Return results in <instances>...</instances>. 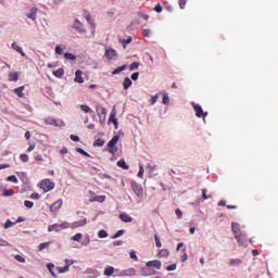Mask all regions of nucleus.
Wrapping results in <instances>:
<instances>
[{
	"instance_id": "nucleus-1",
	"label": "nucleus",
	"mask_w": 278,
	"mask_h": 278,
	"mask_svg": "<svg viewBox=\"0 0 278 278\" xmlns=\"http://www.w3.org/2000/svg\"><path fill=\"white\" fill-rule=\"evenodd\" d=\"M191 105L193 108V111L195 112L197 118H203V122H205V118L208 113L204 112L200 104H195L194 102H192Z\"/></svg>"
},
{
	"instance_id": "nucleus-2",
	"label": "nucleus",
	"mask_w": 278,
	"mask_h": 278,
	"mask_svg": "<svg viewBox=\"0 0 278 278\" xmlns=\"http://www.w3.org/2000/svg\"><path fill=\"white\" fill-rule=\"evenodd\" d=\"M54 187H55V184L51 181V179L49 178H46L40 182V189L43 190L45 192H50L51 190L54 189Z\"/></svg>"
},
{
	"instance_id": "nucleus-3",
	"label": "nucleus",
	"mask_w": 278,
	"mask_h": 278,
	"mask_svg": "<svg viewBox=\"0 0 278 278\" xmlns=\"http://www.w3.org/2000/svg\"><path fill=\"white\" fill-rule=\"evenodd\" d=\"M119 141V136H114L112 140L108 143V151L110 154L115 155L117 152V142Z\"/></svg>"
},
{
	"instance_id": "nucleus-4",
	"label": "nucleus",
	"mask_w": 278,
	"mask_h": 278,
	"mask_svg": "<svg viewBox=\"0 0 278 278\" xmlns=\"http://www.w3.org/2000/svg\"><path fill=\"white\" fill-rule=\"evenodd\" d=\"M96 112L100 118L101 124H103L106 121V110L102 105L98 104L96 106Z\"/></svg>"
},
{
	"instance_id": "nucleus-5",
	"label": "nucleus",
	"mask_w": 278,
	"mask_h": 278,
	"mask_svg": "<svg viewBox=\"0 0 278 278\" xmlns=\"http://www.w3.org/2000/svg\"><path fill=\"white\" fill-rule=\"evenodd\" d=\"M236 241L240 247H248V237L247 233L240 232L239 235L235 236Z\"/></svg>"
},
{
	"instance_id": "nucleus-6",
	"label": "nucleus",
	"mask_w": 278,
	"mask_h": 278,
	"mask_svg": "<svg viewBox=\"0 0 278 278\" xmlns=\"http://www.w3.org/2000/svg\"><path fill=\"white\" fill-rule=\"evenodd\" d=\"M131 189L134 190V192L136 193V195L138 198H142V195H143V188L141 187V185H139L136 181H134V182H131Z\"/></svg>"
},
{
	"instance_id": "nucleus-7",
	"label": "nucleus",
	"mask_w": 278,
	"mask_h": 278,
	"mask_svg": "<svg viewBox=\"0 0 278 278\" xmlns=\"http://www.w3.org/2000/svg\"><path fill=\"white\" fill-rule=\"evenodd\" d=\"M86 225H87V218L85 217L83 219L71 223V229H76L79 227H84Z\"/></svg>"
},
{
	"instance_id": "nucleus-8",
	"label": "nucleus",
	"mask_w": 278,
	"mask_h": 278,
	"mask_svg": "<svg viewBox=\"0 0 278 278\" xmlns=\"http://www.w3.org/2000/svg\"><path fill=\"white\" fill-rule=\"evenodd\" d=\"M136 275V269L134 268H129V269H125V270H122L117 277H132Z\"/></svg>"
},
{
	"instance_id": "nucleus-9",
	"label": "nucleus",
	"mask_w": 278,
	"mask_h": 278,
	"mask_svg": "<svg viewBox=\"0 0 278 278\" xmlns=\"http://www.w3.org/2000/svg\"><path fill=\"white\" fill-rule=\"evenodd\" d=\"M231 230H232L233 237L238 236L239 233H242L240 224L236 222L231 223Z\"/></svg>"
},
{
	"instance_id": "nucleus-10",
	"label": "nucleus",
	"mask_w": 278,
	"mask_h": 278,
	"mask_svg": "<svg viewBox=\"0 0 278 278\" xmlns=\"http://www.w3.org/2000/svg\"><path fill=\"white\" fill-rule=\"evenodd\" d=\"M147 267H149V268L153 267V268L160 270L162 267V263L160 261H148Z\"/></svg>"
},
{
	"instance_id": "nucleus-11",
	"label": "nucleus",
	"mask_w": 278,
	"mask_h": 278,
	"mask_svg": "<svg viewBox=\"0 0 278 278\" xmlns=\"http://www.w3.org/2000/svg\"><path fill=\"white\" fill-rule=\"evenodd\" d=\"M109 124H114L115 128L117 129L118 122H117V118H116V111L115 110H113L110 114Z\"/></svg>"
},
{
	"instance_id": "nucleus-12",
	"label": "nucleus",
	"mask_w": 278,
	"mask_h": 278,
	"mask_svg": "<svg viewBox=\"0 0 278 278\" xmlns=\"http://www.w3.org/2000/svg\"><path fill=\"white\" fill-rule=\"evenodd\" d=\"M62 204H63V202H62L61 199L58 200V201H55V202L50 206V212L56 213V212L62 207Z\"/></svg>"
},
{
	"instance_id": "nucleus-13",
	"label": "nucleus",
	"mask_w": 278,
	"mask_h": 278,
	"mask_svg": "<svg viewBox=\"0 0 278 278\" xmlns=\"http://www.w3.org/2000/svg\"><path fill=\"white\" fill-rule=\"evenodd\" d=\"M242 264H243V261H241V258H230L229 261V266L231 267H239Z\"/></svg>"
},
{
	"instance_id": "nucleus-14",
	"label": "nucleus",
	"mask_w": 278,
	"mask_h": 278,
	"mask_svg": "<svg viewBox=\"0 0 278 278\" xmlns=\"http://www.w3.org/2000/svg\"><path fill=\"white\" fill-rule=\"evenodd\" d=\"M142 273H143V276H146V277L156 274L155 270H152L151 267H148V266L142 269Z\"/></svg>"
},
{
	"instance_id": "nucleus-15",
	"label": "nucleus",
	"mask_w": 278,
	"mask_h": 278,
	"mask_svg": "<svg viewBox=\"0 0 278 278\" xmlns=\"http://www.w3.org/2000/svg\"><path fill=\"white\" fill-rule=\"evenodd\" d=\"M48 231L49 232H52V231L59 232V231H61L60 224L55 223V224L49 225L48 226Z\"/></svg>"
},
{
	"instance_id": "nucleus-16",
	"label": "nucleus",
	"mask_w": 278,
	"mask_h": 278,
	"mask_svg": "<svg viewBox=\"0 0 278 278\" xmlns=\"http://www.w3.org/2000/svg\"><path fill=\"white\" fill-rule=\"evenodd\" d=\"M105 56L109 60H112L113 58L117 56V53H116V51L114 49H110V50L105 51Z\"/></svg>"
},
{
	"instance_id": "nucleus-17",
	"label": "nucleus",
	"mask_w": 278,
	"mask_h": 278,
	"mask_svg": "<svg viewBox=\"0 0 278 278\" xmlns=\"http://www.w3.org/2000/svg\"><path fill=\"white\" fill-rule=\"evenodd\" d=\"M119 217H121L122 222H124V223H131L132 222V217L129 216L127 213H122L119 215Z\"/></svg>"
},
{
	"instance_id": "nucleus-18",
	"label": "nucleus",
	"mask_w": 278,
	"mask_h": 278,
	"mask_svg": "<svg viewBox=\"0 0 278 278\" xmlns=\"http://www.w3.org/2000/svg\"><path fill=\"white\" fill-rule=\"evenodd\" d=\"M83 72L81 71H76L75 73V81L76 83H79V84H83L84 83V78H83Z\"/></svg>"
},
{
	"instance_id": "nucleus-19",
	"label": "nucleus",
	"mask_w": 278,
	"mask_h": 278,
	"mask_svg": "<svg viewBox=\"0 0 278 278\" xmlns=\"http://www.w3.org/2000/svg\"><path fill=\"white\" fill-rule=\"evenodd\" d=\"M105 200H106L105 195H96L94 198L90 199V202L103 203Z\"/></svg>"
},
{
	"instance_id": "nucleus-20",
	"label": "nucleus",
	"mask_w": 278,
	"mask_h": 278,
	"mask_svg": "<svg viewBox=\"0 0 278 278\" xmlns=\"http://www.w3.org/2000/svg\"><path fill=\"white\" fill-rule=\"evenodd\" d=\"M12 48L17 51L22 56H25V51L16 42L12 43Z\"/></svg>"
},
{
	"instance_id": "nucleus-21",
	"label": "nucleus",
	"mask_w": 278,
	"mask_h": 278,
	"mask_svg": "<svg viewBox=\"0 0 278 278\" xmlns=\"http://www.w3.org/2000/svg\"><path fill=\"white\" fill-rule=\"evenodd\" d=\"M23 90H25V87H18L14 89L15 94H17V97H20L21 99H23V97H25V93H23Z\"/></svg>"
},
{
	"instance_id": "nucleus-22",
	"label": "nucleus",
	"mask_w": 278,
	"mask_h": 278,
	"mask_svg": "<svg viewBox=\"0 0 278 278\" xmlns=\"http://www.w3.org/2000/svg\"><path fill=\"white\" fill-rule=\"evenodd\" d=\"M37 13H38V9L33 8V9L30 10V13L27 14V17L30 18V20H33V21H36V14H37Z\"/></svg>"
},
{
	"instance_id": "nucleus-23",
	"label": "nucleus",
	"mask_w": 278,
	"mask_h": 278,
	"mask_svg": "<svg viewBox=\"0 0 278 278\" xmlns=\"http://www.w3.org/2000/svg\"><path fill=\"white\" fill-rule=\"evenodd\" d=\"M118 167L123 168L124 170H128L129 169V165L125 162V160H119L117 162Z\"/></svg>"
},
{
	"instance_id": "nucleus-24",
	"label": "nucleus",
	"mask_w": 278,
	"mask_h": 278,
	"mask_svg": "<svg viewBox=\"0 0 278 278\" xmlns=\"http://www.w3.org/2000/svg\"><path fill=\"white\" fill-rule=\"evenodd\" d=\"M85 18L93 28H96L94 21L92 20L91 15L89 13H87V12L85 13Z\"/></svg>"
},
{
	"instance_id": "nucleus-25",
	"label": "nucleus",
	"mask_w": 278,
	"mask_h": 278,
	"mask_svg": "<svg viewBox=\"0 0 278 278\" xmlns=\"http://www.w3.org/2000/svg\"><path fill=\"white\" fill-rule=\"evenodd\" d=\"M114 271H115L114 267L109 266V267L105 268L104 275H105L106 277H111V276L114 274Z\"/></svg>"
},
{
	"instance_id": "nucleus-26",
	"label": "nucleus",
	"mask_w": 278,
	"mask_h": 278,
	"mask_svg": "<svg viewBox=\"0 0 278 278\" xmlns=\"http://www.w3.org/2000/svg\"><path fill=\"white\" fill-rule=\"evenodd\" d=\"M9 80L10 81H16L18 80V72H13L9 74Z\"/></svg>"
},
{
	"instance_id": "nucleus-27",
	"label": "nucleus",
	"mask_w": 278,
	"mask_h": 278,
	"mask_svg": "<svg viewBox=\"0 0 278 278\" xmlns=\"http://www.w3.org/2000/svg\"><path fill=\"white\" fill-rule=\"evenodd\" d=\"M201 192H202V199H203L204 201L212 199V194H207V189L203 188V189L201 190Z\"/></svg>"
},
{
	"instance_id": "nucleus-28",
	"label": "nucleus",
	"mask_w": 278,
	"mask_h": 278,
	"mask_svg": "<svg viewBox=\"0 0 278 278\" xmlns=\"http://www.w3.org/2000/svg\"><path fill=\"white\" fill-rule=\"evenodd\" d=\"M105 144V141L101 138L97 139L93 143V147L102 148Z\"/></svg>"
},
{
	"instance_id": "nucleus-29",
	"label": "nucleus",
	"mask_w": 278,
	"mask_h": 278,
	"mask_svg": "<svg viewBox=\"0 0 278 278\" xmlns=\"http://www.w3.org/2000/svg\"><path fill=\"white\" fill-rule=\"evenodd\" d=\"M123 85H124V88L127 90L132 85V81H131V79L129 77H126L124 79Z\"/></svg>"
},
{
	"instance_id": "nucleus-30",
	"label": "nucleus",
	"mask_w": 278,
	"mask_h": 278,
	"mask_svg": "<svg viewBox=\"0 0 278 278\" xmlns=\"http://www.w3.org/2000/svg\"><path fill=\"white\" fill-rule=\"evenodd\" d=\"M15 191L13 189H5L2 193L3 197H13Z\"/></svg>"
},
{
	"instance_id": "nucleus-31",
	"label": "nucleus",
	"mask_w": 278,
	"mask_h": 278,
	"mask_svg": "<svg viewBox=\"0 0 278 278\" xmlns=\"http://www.w3.org/2000/svg\"><path fill=\"white\" fill-rule=\"evenodd\" d=\"M59 226H60V230L68 229V228H71V223L63 222V223L59 224Z\"/></svg>"
},
{
	"instance_id": "nucleus-32",
	"label": "nucleus",
	"mask_w": 278,
	"mask_h": 278,
	"mask_svg": "<svg viewBox=\"0 0 278 278\" xmlns=\"http://www.w3.org/2000/svg\"><path fill=\"white\" fill-rule=\"evenodd\" d=\"M81 238H83V233L81 232H77L76 235H74L72 237V240L75 241V242H80Z\"/></svg>"
},
{
	"instance_id": "nucleus-33",
	"label": "nucleus",
	"mask_w": 278,
	"mask_h": 278,
	"mask_svg": "<svg viewBox=\"0 0 278 278\" xmlns=\"http://www.w3.org/2000/svg\"><path fill=\"white\" fill-rule=\"evenodd\" d=\"M80 110H83L85 114H89L90 112H92V110L86 104H81Z\"/></svg>"
},
{
	"instance_id": "nucleus-34",
	"label": "nucleus",
	"mask_w": 278,
	"mask_h": 278,
	"mask_svg": "<svg viewBox=\"0 0 278 278\" xmlns=\"http://www.w3.org/2000/svg\"><path fill=\"white\" fill-rule=\"evenodd\" d=\"M169 256V251L168 250H161L159 252V257H168Z\"/></svg>"
},
{
	"instance_id": "nucleus-35",
	"label": "nucleus",
	"mask_w": 278,
	"mask_h": 278,
	"mask_svg": "<svg viewBox=\"0 0 278 278\" xmlns=\"http://www.w3.org/2000/svg\"><path fill=\"white\" fill-rule=\"evenodd\" d=\"M98 236H99L100 239H104V238H108L109 233L106 232V230L101 229V230L98 232Z\"/></svg>"
},
{
	"instance_id": "nucleus-36",
	"label": "nucleus",
	"mask_w": 278,
	"mask_h": 278,
	"mask_svg": "<svg viewBox=\"0 0 278 278\" xmlns=\"http://www.w3.org/2000/svg\"><path fill=\"white\" fill-rule=\"evenodd\" d=\"M24 206H25L26 208L31 210V208H34V202H33V201H29V200H25V201H24Z\"/></svg>"
},
{
	"instance_id": "nucleus-37",
	"label": "nucleus",
	"mask_w": 278,
	"mask_h": 278,
	"mask_svg": "<svg viewBox=\"0 0 278 278\" xmlns=\"http://www.w3.org/2000/svg\"><path fill=\"white\" fill-rule=\"evenodd\" d=\"M53 75L55 77H62L64 75V70L63 68H59V70L53 72Z\"/></svg>"
},
{
	"instance_id": "nucleus-38",
	"label": "nucleus",
	"mask_w": 278,
	"mask_h": 278,
	"mask_svg": "<svg viewBox=\"0 0 278 278\" xmlns=\"http://www.w3.org/2000/svg\"><path fill=\"white\" fill-rule=\"evenodd\" d=\"M127 68L126 65H123L121 67H117L116 70L113 71V75H117L119 74L121 72L125 71Z\"/></svg>"
},
{
	"instance_id": "nucleus-39",
	"label": "nucleus",
	"mask_w": 278,
	"mask_h": 278,
	"mask_svg": "<svg viewBox=\"0 0 278 278\" xmlns=\"http://www.w3.org/2000/svg\"><path fill=\"white\" fill-rule=\"evenodd\" d=\"M76 152L86 156V157H89L90 155L88 154V152H86L84 149L81 148H76Z\"/></svg>"
},
{
	"instance_id": "nucleus-40",
	"label": "nucleus",
	"mask_w": 278,
	"mask_h": 278,
	"mask_svg": "<svg viewBox=\"0 0 278 278\" xmlns=\"http://www.w3.org/2000/svg\"><path fill=\"white\" fill-rule=\"evenodd\" d=\"M8 181L18 184V178H16L15 175H11L8 177Z\"/></svg>"
},
{
	"instance_id": "nucleus-41",
	"label": "nucleus",
	"mask_w": 278,
	"mask_h": 278,
	"mask_svg": "<svg viewBox=\"0 0 278 278\" xmlns=\"http://www.w3.org/2000/svg\"><path fill=\"white\" fill-rule=\"evenodd\" d=\"M20 160L23 162V163H28L29 162V156L27 154H21L20 155Z\"/></svg>"
},
{
	"instance_id": "nucleus-42",
	"label": "nucleus",
	"mask_w": 278,
	"mask_h": 278,
	"mask_svg": "<svg viewBox=\"0 0 278 278\" xmlns=\"http://www.w3.org/2000/svg\"><path fill=\"white\" fill-rule=\"evenodd\" d=\"M47 268L49 269V271L53 277H56L55 274L53 273V268H54L53 263H48Z\"/></svg>"
},
{
	"instance_id": "nucleus-43",
	"label": "nucleus",
	"mask_w": 278,
	"mask_h": 278,
	"mask_svg": "<svg viewBox=\"0 0 278 278\" xmlns=\"http://www.w3.org/2000/svg\"><path fill=\"white\" fill-rule=\"evenodd\" d=\"M139 173H138V177L139 178H143V174H144V167L142 164L139 165Z\"/></svg>"
},
{
	"instance_id": "nucleus-44",
	"label": "nucleus",
	"mask_w": 278,
	"mask_h": 278,
	"mask_svg": "<svg viewBox=\"0 0 278 278\" xmlns=\"http://www.w3.org/2000/svg\"><path fill=\"white\" fill-rule=\"evenodd\" d=\"M125 230L121 229L116 233L113 235V239H117L124 235Z\"/></svg>"
},
{
	"instance_id": "nucleus-45",
	"label": "nucleus",
	"mask_w": 278,
	"mask_h": 278,
	"mask_svg": "<svg viewBox=\"0 0 278 278\" xmlns=\"http://www.w3.org/2000/svg\"><path fill=\"white\" fill-rule=\"evenodd\" d=\"M58 270L60 274H64V273L68 271L70 268H68V265H66L65 267H58Z\"/></svg>"
},
{
	"instance_id": "nucleus-46",
	"label": "nucleus",
	"mask_w": 278,
	"mask_h": 278,
	"mask_svg": "<svg viewBox=\"0 0 278 278\" xmlns=\"http://www.w3.org/2000/svg\"><path fill=\"white\" fill-rule=\"evenodd\" d=\"M49 245H50V243H40L39 247H38V250L43 251L45 249H48Z\"/></svg>"
},
{
	"instance_id": "nucleus-47",
	"label": "nucleus",
	"mask_w": 278,
	"mask_h": 278,
	"mask_svg": "<svg viewBox=\"0 0 278 278\" xmlns=\"http://www.w3.org/2000/svg\"><path fill=\"white\" fill-rule=\"evenodd\" d=\"M178 5L180 7V9L185 10L187 5V0H179Z\"/></svg>"
},
{
	"instance_id": "nucleus-48",
	"label": "nucleus",
	"mask_w": 278,
	"mask_h": 278,
	"mask_svg": "<svg viewBox=\"0 0 278 278\" xmlns=\"http://www.w3.org/2000/svg\"><path fill=\"white\" fill-rule=\"evenodd\" d=\"M74 27L77 29V30H79V31H83L81 30V23L79 22V21H75V23H74Z\"/></svg>"
},
{
	"instance_id": "nucleus-49",
	"label": "nucleus",
	"mask_w": 278,
	"mask_h": 278,
	"mask_svg": "<svg viewBox=\"0 0 278 278\" xmlns=\"http://www.w3.org/2000/svg\"><path fill=\"white\" fill-rule=\"evenodd\" d=\"M124 45V48H126V45H129L132 41V37H128L127 39L121 40Z\"/></svg>"
},
{
	"instance_id": "nucleus-50",
	"label": "nucleus",
	"mask_w": 278,
	"mask_h": 278,
	"mask_svg": "<svg viewBox=\"0 0 278 278\" xmlns=\"http://www.w3.org/2000/svg\"><path fill=\"white\" fill-rule=\"evenodd\" d=\"M168 103H169V97H168L167 93H165V94L163 96V104H164V105H168Z\"/></svg>"
},
{
	"instance_id": "nucleus-51",
	"label": "nucleus",
	"mask_w": 278,
	"mask_h": 278,
	"mask_svg": "<svg viewBox=\"0 0 278 278\" xmlns=\"http://www.w3.org/2000/svg\"><path fill=\"white\" fill-rule=\"evenodd\" d=\"M64 58L67 59V60H72V61L76 59V56L72 53H65Z\"/></svg>"
},
{
	"instance_id": "nucleus-52",
	"label": "nucleus",
	"mask_w": 278,
	"mask_h": 278,
	"mask_svg": "<svg viewBox=\"0 0 278 278\" xmlns=\"http://www.w3.org/2000/svg\"><path fill=\"white\" fill-rule=\"evenodd\" d=\"M15 260H16L17 262H20V263H25V258H24V256H21V254H16V255H15Z\"/></svg>"
},
{
	"instance_id": "nucleus-53",
	"label": "nucleus",
	"mask_w": 278,
	"mask_h": 278,
	"mask_svg": "<svg viewBox=\"0 0 278 278\" xmlns=\"http://www.w3.org/2000/svg\"><path fill=\"white\" fill-rule=\"evenodd\" d=\"M138 68H139V63H137V62H134V63L130 65V67H129L130 71H135V70H138Z\"/></svg>"
},
{
	"instance_id": "nucleus-54",
	"label": "nucleus",
	"mask_w": 278,
	"mask_h": 278,
	"mask_svg": "<svg viewBox=\"0 0 278 278\" xmlns=\"http://www.w3.org/2000/svg\"><path fill=\"white\" fill-rule=\"evenodd\" d=\"M30 199L40 200V194L38 192H34V193H31Z\"/></svg>"
},
{
	"instance_id": "nucleus-55",
	"label": "nucleus",
	"mask_w": 278,
	"mask_h": 278,
	"mask_svg": "<svg viewBox=\"0 0 278 278\" xmlns=\"http://www.w3.org/2000/svg\"><path fill=\"white\" fill-rule=\"evenodd\" d=\"M11 243L9 241H4V239H0V247H10Z\"/></svg>"
},
{
	"instance_id": "nucleus-56",
	"label": "nucleus",
	"mask_w": 278,
	"mask_h": 278,
	"mask_svg": "<svg viewBox=\"0 0 278 278\" xmlns=\"http://www.w3.org/2000/svg\"><path fill=\"white\" fill-rule=\"evenodd\" d=\"M157 99H159V94L153 96L150 100L151 105H154V103H156Z\"/></svg>"
},
{
	"instance_id": "nucleus-57",
	"label": "nucleus",
	"mask_w": 278,
	"mask_h": 278,
	"mask_svg": "<svg viewBox=\"0 0 278 278\" xmlns=\"http://www.w3.org/2000/svg\"><path fill=\"white\" fill-rule=\"evenodd\" d=\"M130 257L136 262L138 261L137 252H135V250L130 252Z\"/></svg>"
},
{
	"instance_id": "nucleus-58",
	"label": "nucleus",
	"mask_w": 278,
	"mask_h": 278,
	"mask_svg": "<svg viewBox=\"0 0 278 278\" xmlns=\"http://www.w3.org/2000/svg\"><path fill=\"white\" fill-rule=\"evenodd\" d=\"M147 168L150 169L151 173L155 170V165L152 163H148Z\"/></svg>"
},
{
	"instance_id": "nucleus-59",
	"label": "nucleus",
	"mask_w": 278,
	"mask_h": 278,
	"mask_svg": "<svg viewBox=\"0 0 278 278\" xmlns=\"http://www.w3.org/2000/svg\"><path fill=\"white\" fill-rule=\"evenodd\" d=\"M155 242H156V247L159 249H161L162 248V241L159 239L157 235H155Z\"/></svg>"
},
{
	"instance_id": "nucleus-60",
	"label": "nucleus",
	"mask_w": 278,
	"mask_h": 278,
	"mask_svg": "<svg viewBox=\"0 0 278 278\" xmlns=\"http://www.w3.org/2000/svg\"><path fill=\"white\" fill-rule=\"evenodd\" d=\"M176 268H177L176 264L169 265V266H167V271H174V270H176Z\"/></svg>"
},
{
	"instance_id": "nucleus-61",
	"label": "nucleus",
	"mask_w": 278,
	"mask_h": 278,
	"mask_svg": "<svg viewBox=\"0 0 278 278\" xmlns=\"http://www.w3.org/2000/svg\"><path fill=\"white\" fill-rule=\"evenodd\" d=\"M55 53L56 54H62L63 53V50H62V48L60 46L55 47Z\"/></svg>"
},
{
	"instance_id": "nucleus-62",
	"label": "nucleus",
	"mask_w": 278,
	"mask_h": 278,
	"mask_svg": "<svg viewBox=\"0 0 278 278\" xmlns=\"http://www.w3.org/2000/svg\"><path fill=\"white\" fill-rule=\"evenodd\" d=\"M150 35H151V29H144L143 30V36L144 37H150Z\"/></svg>"
},
{
	"instance_id": "nucleus-63",
	"label": "nucleus",
	"mask_w": 278,
	"mask_h": 278,
	"mask_svg": "<svg viewBox=\"0 0 278 278\" xmlns=\"http://www.w3.org/2000/svg\"><path fill=\"white\" fill-rule=\"evenodd\" d=\"M155 11L157 13H161L163 11V8H162V5L160 3L155 7Z\"/></svg>"
},
{
	"instance_id": "nucleus-64",
	"label": "nucleus",
	"mask_w": 278,
	"mask_h": 278,
	"mask_svg": "<svg viewBox=\"0 0 278 278\" xmlns=\"http://www.w3.org/2000/svg\"><path fill=\"white\" fill-rule=\"evenodd\" d=\"M131 78H132V80H137L138 78H139V73L137 72V73H134L132 75H131Z\"/></svg>"
}]
</instances>
